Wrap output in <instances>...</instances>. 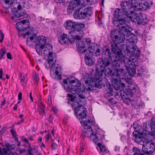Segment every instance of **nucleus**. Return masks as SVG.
Returning a JSON list of instances; mask_svg holds the SVG:
<instances>
[{
  "label": "nucleus",
  "instance_id": "nucleus-1",
  "mask_svg": "<svg viewBox=\"0 0 155 155\" xmlns=\"http://www.w3.org/2000/svg\"><path fill=\"white\" fill-rule=\"evenodd\" d=\"M103 54L106 56V57H105L104 59H99L97 61V64L96 66V68L95 69L96 73L94 77L91 79L89 75L88 74L85 75L84 78V81L86 84H89L90 87L91 86V81L92 82H94V86L95 87L98 88H100L101 86V82L102 81V71H104V69L105 68V63H102L106 60H107L109 58H110L111 60V62L112 61V59L110 57V49L107 48L105 50H104L103 52Z\"/></svg>",
  "mask_w": 155,
  "mask_h": 155
},
{
  "label": "nucleus",
  "instance_id": "nucleus-2",
  "mask_svg": "<svg viewBox=\"0 0 155 155\" xmlns=\"http://www.w3.org/2000/svg\"><path fill=\"white\" fill-rule=\"evenodd\" d=\"M113 23L115 26L118 27L119 30L118 35H116L113 38L114 43L119 44L123 42L126 37L130 35V31L132 29L130 26L127 25L125 23L124 21L122 20H114Z\"/></svg>",
  "mask_w": 155,
  "mask_h": 155
},
{
  "label": "nucleus",
  "instance_id": "nucleus-3",
  "mask_svg": "<svg viewBox=\"0 0 155 155\" xmlns=\"http://www.w3.org/2000/svg\"><path fill=\"white\" fill-rule=\"evenodd\" d=\"M62 85L66 91L71 92L73 94H77L80 98H84V97L81 94V92L85 90V87L81 85L80 82L78 80H71L67 78L63 80Z\"/></svg>",
  "mask_w": 155,
  "mask_h": 155
},
{
  "label": "nucleus",
  "instance_id": "nucleus-4",
  "mask_svg": "<svg viewBox=\"0 0 155 155\" xmlns=\"http://www.w3.org/2000/svg\"><path fill=\"white\" fill-rule=\"evenodd\" d=\"M81 8V6L80 2L78 0H75L71 1L67 8V12L69 14H71L73 11H75L74 15V17L77 19H84L90 15L91 13V8H85L82 11L79 12Z\"/></svg>",
  "mask_w": 155,
  "mask_h": 155
},
{
  "label": "nucleus",
  "instance_id": "nucleus-5",
  "mask_svg": "<svg viewBox=\"0 0 155 155\" xmlns=\"http://www.w3.org/2000/svg\"><path fill=\"white\" fill-rule=\"evenodd\" d=\"M105 62H102V63H105V68L104 71H102V74L104 73L106 76H111V77H114L112 78V80L114 81L117 82L119 80V79H123V76L124 75V70L122 69H113L112 68H109L110 67V64L111 62V60L110 58Z\"/></svg>",
  "mask_w": 155,
  "mask_h": 155
},
{
  "label": "nucleus",
  "instance_id": "nucleus-6",
  "mask_svg": "<svg viewBox=\"0 0 155 155\" xmlns=\"http://www.w3.org/2000/svg\"><path fill=\"white\" fill-rule=\"evenodd\" d=\"M43 48L44 54L48 57L47 63L45 64V67L47 69L51 68L53 66L56 60V55L52 52V46L51 44H47Z\"/></svg>",
  "mask_w": 155,
  "mask_h": 155
},
{
  "label": "nucleus",
  "instance_id": "nucleus-7",
  "mask_svg": "<svg viewBox=\"0 0 155 155\" xmlns=\"http://www.w3.org/2000/svg\"><path fill=\"white\" fill-rule=\"evenodd\" d=\"M92 122V121L89 119H88L87 121L83 120L81 121V123L84 128L87 129L85 132H83L82 136L84 139L86 137H87L90 140L93 138L92 139L93 141L96 143L98 142V138L96 134L94 133L93 130L91 129L90 126L88 125V124H91Z\"/></svg>",
  "mask_w": 155,
  "mask_h": 155
},
{
  "label": "nucleus",
  "instance_id": "nucleus-8",
  "mask_svg": "<svg viewBox=\"0 0 155 155\" xmlns=\"http://www.w3.org/2000/svg\"><path fill=\"white\" fill-rule=\"evenodd\" d=\"M133 127L135 129V131L133 132V136L135 137V140L139 141L142 140L143 138L150 136V131H143L142 133H140V130L138 131L139 128L140 127V125H138L137 123H135L133 124Z\"/></svg>",
  "mask_w": 155,
  "mask_h": 155
},
{
  "label": "nucleus",
  "instance_id": "nucleus-9",
  "mask_svg": "<svg viewBox=\"0 0 155 155\" xmlns=\"http://www.w3.org/2000/svg\"><path fill=\"white\" fill-rule=\"evenodd\" d=\"M126 47H127V46H125L124 44L118 46L117 44L114 42H112L111 44L112 51L116 54L115 57L119 59L125 56L123 54V51L125 50V48Z\"/></svg>",
  "mask_w": 155,
  "mask_h": 155
},
{
  "label": "nucleus",
  "instance_id": "nucleus-10",
  "mask_svg": "<svg viewBox=\"0 0 155 155\" xmlns=\"http://www.w3.org/2000/svg\"><path fill=\"white\" fill-rule=\"evenodd\" d=\"M35 43L36 51L38 54H41L42 49L47 44L46 38L43 36L38 37L36 38Z\"/></svg>",
  "mask_w": 155,
  "mask_h": 155
},
{
  "label": "nucleus",
  "instance_id": "nucleus-11",
  "mask_svg": "<svg viewBox=\"0 0 155 155\" xmlns=\"http://www.w3.org/2000/svg\"><path fill=\"white\" fill-rule=\"evenodd\" d=\"M128 45L125 47V50L123 51V54L125 56L127 55L129 52L134 56L139 57L140 54V51L137 46L134 45H130L129 46Z\"/></svg>",
  "mask_w": 155,
  "mask_h": 155
},
{
  "label": "nucleus",
  "instance_id": "nucleus-12",
  "mask_svg": "<svg viewBox=\"0 0 155 155\" xmlns=\"http://www.w3.org/2000/svg\"><path fill=\"white\" fill-rule=\"evenodd\" d=\"M150 136V135L147 137L148 138L145 137L143 138L147 140L144 142L142 147L143 151L145 153L147 154L152 153L155 150V147L154 143L149 141Z\"/></svg>",
  "mask_w": 155,
  "mask_h": 155
},
{
  "label": "nucleus",
  "instance_id": "nucleus-13",
  "mask_svg": "<svg viewBox=\"0 0 155 155\" xmlns=\"http://www.w3.org/2000/svg\"><path fill=\"white\" fill-rule=\"evenodd\" d=\"M124 63L127 68L129 74L134 76L136 74V66L134 63L128 58L124 59Z\"/></svg>",
  "mask_w": 155,
  "mask_h": 155
},
{
  "label": "nucleus",
  "instance_id": "nucleus-14",
  "mask_svg": "<svg viewBox=\"0 0 155 155\" xmlns=\"http://www.w3.org/2000/svg\"><path fill=\"white\" fill-rule=\"evenodd\" d=\"M121 85L122 89L126 95L132 96L134 94H140L139 88L137 86L133 87L131 86H128L127 87L124 89L125 84L122 83L121 84Z\"/></svg>",
  "mask_w": 155,
  "mask_h": 155
},
{
  "label": "nucleus",
  "instance_id": "nucleus-15",
  "mask_svg": "<svg viewBox=\"0 0 155 155\" xmlns=\"http://www.w3.org/2000/svg\"><path fill=\"white\" fill-rule=\"evenodd\" d=\"M83 31L80 29L74 28L71 30L69 32V37H71L70 39L73 40H81L82 38Z\"/></svg>",
  "mask_w": 155,
  "mask_h": 155
},
{
  "label": "nucleus",
  "instance_id": "nucleus-16",
  "mask_svg": "<svg viewBox=\"0 0 155 155\" xmlns=\"http://www.w3.org/2000/svg\"><path fill=\"white\" fill-rule=\"evenodd\" d=\"M129 18L134 22H137L138 24L143 23L144 22H146L147 20L146 16L144 15H142L140 16L138 14H136L133 12L130 15Z\"/></svg>",
  "mask_w": 155,
  "mask_h": 155
},
{
  "label": "nucleus",
  "instance_id": "nucleus-17",
  "mask_svg": "<svg viewBox=\"0 0 155 155\" xmlns=\"http://www.w3.org/2000/svg\"><path fill=\"white\" fill-rule=\"evenodd\" d=\"M120 5L123 10L125 12L124 14H126V15L128 16L133 12V10L132 9V5L128 1L121 2Z\"/></svg>",
  "mask_w": 155,
  "mask_h": 155
},
{
  "label": "nucleus",
  "instance_id": "nucleus-18",
  "mask_svg": "<svg viewBox=\"0 0 155 155\" xmlns=\"http://www.w3.org/2000/svg\"><path fill=\"white\" fill-rule=\"evenodd\" d=\"M79 105L77 107L75 108V113L77 114L78 113L79 115L80 116L81 118H85L87 116L86 109L84 106L79 104Z\"/></svg>",
  "mask_w": 155,
  "mask_h": 155
},
{
  "label": "nucleus",
  "instance_id": "nucleus-19",
  "mask_svg": "<svg viewBox=\"0 0 155 155\" xmlns=\"http://www.w3.org/2000/svg\"><path fill=\"white\" fill-rule=\"evenodd\" d=\"M125 12L122 9H120L119 8H117L114 12V16L117 18H115L113 21L115 19V20H122L124 21L125 23L126 24V21L125 19L123 18L118 19L119 18H121L122 16L124 17H124L126 16L127 18H129V17L126 15V14H124Z\"/></svg>",
  "mask_w": 155,
  "mask_h": 155
},
{
  "label": "nucleus",
  "instance_id": "nucleus-20",
  "mask_svg": "<svg viewBox=\"0 0 155 155\" xmlns=\"http://www.w3.org/2000/svg\"><path fill=\"white\" fill-rule=\"evenodd\" d=\"M58 41L61 44H71L73 40H71L70 38H68L66 34H63L59 38Z\"/></svg>",
  "mask_w": 155,
  "mask_h": 155
},
{
  "label": "nucleus",
  "instance_id": "nucleus-21",
  "mask_svg": "<svg viewBox=\"0 0 155 155\" xmlns=\"http://www.w3.org/2000/svg\"><path fill=\"white\" fill-rule=\"evenodd\" d=\"M65 28L68 30L78 28L79 25L77 23L71 20L67 21L64 24Z\"/></svg>",
  "mask_w": 155,
  "mask_h": 155
},
{
  "label": "nucleus",
  "instance_id": "nucleus-22",
  "mask_svg": "<svg viewBox=\"0 0 155 155\" xmlns=\"http://www.w3.org/2000/svg\"><path fill=\"white\" fill-rule=\"evenodd\" d=\"M125 58L124 56L122 57L121 58H118L117 57H115V59L114 60L111 64V62L110 64V67L109 68H113L114 67V69L119 68L121 62H123L124 63V59Z\"/></svg>",
  "mask_w": 155,
  "mask_h": 155
},
{
  "label": "nucleus",
  "instance_id": "nucleus-23",
  "mask_svg": "<svg viewBox=\"0 0 155 155\" xmlns=\"http://www.w3.org/2000/svg\"><path fill=\"white\" fill-rule=\"evenodd\" d=\"M27 20H24L22 21H19L16 24L17 29L19 31H24L27 29L28 27H26L25 25Z\"/></svg>",
  "mask_w": 155,
  "mask_h": 155
},
{
  "label": "nucleus",
  "instance_id": "nucleus-24",
  "mask_svg": "<svg viewBox=\"0 0 155 155\" xmlns=\"http://www.w3.org/2000/svg\"><path fill=\"white\" fill-rule=\"evenodd\" d=\"M77 48L79 52L84 54L87 51L86 49L84 43L81 41H79L77 44Z\"/></svg>",
  "mask_w": 155,
  "mask_h": 155
},
{
  "label": "nucleus",
  "instance_id": "nucleus-25",
  "mask_svg": "<svg viewBox=\"0 0 155 155\" xmlns=\"http://www.w3.org/2000/svg\"><path fill=\"white\" fill-rule=\"evenodd\" d=\"M27 35L28 36L27 37V42L28 41V38H29L31 41L33 40L34 38L36 37V35L35 33L30 34L29 32H27L25 34H21L20 32L18 33V35L19 37H21L23 36L24 38H25L26 35Z\"/></svg>",
  "mask_w": 155,
  "mask_h": 155
},
{
  "label": "nucleus",
  "instance_id": "nucleus-26",
  "mask_svg": "<svg viewBox=\"0 0 155 155\" xmlns=\"http://www.w3.org/2000/svg\"><path fill=\"white\" fill-rule=\"evenodd\" d=\"M97 46H96V47L95 46L93 47V48H92V47L89 46L88 48L89 49L88 51L90 53H92L93 55L94 54L97 56L99 55V53L100 50L99 49H98L97 48Z\"/></svg>",
  "mask_w": 155,
  "mask_h": 155
},
{
  "label": "nucleus",
  "instance_id": "nucleus-27",
  "mask_svg": "<svg viewBox=\"0 0 155 155\" xmlns=\"http://www.w3.org/2000/svg\"><path fill=\"white\" fill-rule=\"evenodd\" d=\"M84 58L85 63L87 65L91 66L94 63V59L91 57H89L87 54H85Z\"/></svg>",
  "mask_w": 155,
  "mask_h": 155
},
{
  "label": "nucleus",
  "instance_id": "nucleus-28",
  "mask_svg": "<svg viewBox=\"0 0 155 155\" xmlns=\"http://www.w3.org/2000/svg\"><path fill=\"white\" fill-rule=\"evenodd\" d=\"M55 67L56 68L55 71V74L60 78L61 75V66L58 64H55Z\"/></svg>",
  "mask_w": 155,
  "mask_h": 155
},
{
  "label": "nucleus",
  "instance_id": "nucleus-29",
  "mask_svg": "<svg viewBox=\"0 0 155 155\" xmlns=\"http://www.w3.org/2000/svg\"><path fill=\"white\" fill-rule=\"evenodd\" d=\"M133 35H131L130 33V35H129V36L126 37L127 39L129 42L131 43V45H133V43H135L137 42V40L136 39L131 37V36H133Z\"/></svg>",
  "mask_w": 155,
  "mask_h": 155
},
{
  "label": "nucleus",
  "instance_id": "nucleus-30",
  "mask_svg": "<svg viewBox=\"0 0 155 155\" xmlns=\"http://www.w3.org/2000/svg\"><path fill=\"white\" fill-rule=\"evenodd\" d=\"M151 130L155 133V118L153 117L151 119L150 125Z\"/></svg>",
  "mask_w": 155,
  "mask_h": 155
},
{
  "label": "nucleus",
  "instance_id": "nucleus-31",
  "mask_svg": "<svg viewBox=\"0 0 155 155\" xmlns=\"http://www.w3.org/2000/svg\"><path fill=\"white\" fill-rule=\"evenodd\" d=\"M128 2H129L130 4L132 5V9L133 10V12H134L135 7L137 5V3L138 2V0H128Z\"/></svg>",
  "mask_w": 155,
  "mask_h": 155
},
{
  "label": "nucleus",
  "instance_id": "nucleus-32",
  "mask_svg": "<svg viewBox=\"0 0 155 155\" xmlns=\"http://www.w3.org/2000/svg\"><path fill=\"white\" fill-rule=\"evenodd\" d=\"M39 111L40 113H44L45 106L41 102L38 104Z\"/></svg>",
  "mask_w": 155,
  "mask_h": 155
},
{
  "label": "nucleus",
  "instance_id": "nucleus-33",
  "mask_svg": "<svg viewBox=\"0 0 155 155\" xmlns=\"http://www.w3.org/2000/svg\"><path fill=\"white\" fill-rule=\"evenodd\" d=\"M68 97H71V101H72L74 102V104L75 105H78L81 102V100H79V101H74L75 100V97L73 98L72 97L73 96L72 94H68Z\"/></svg>",
  "mask_w": 155,
  "mask_h": 155
},
{
  "label": "nucleus",
  "instance_id": "nucleus-34",
  "mask_svg": "<svg viewBox=\"0 0 155 155\" xmlns=\"http://www.w3.org/2000/svg\"><path fill=\"white\" fill-rule=\"evenodd\" d=\"M7 153V150L6 149L4 148L2 150L0 147V155H6Z\"/></svg>",
  "mask_w": 155,
  "mask_h": 155
},
{
  "label": "nucleus",
  "instance_id": "nucleus-35",
  "mask_svg": "<svg viewBox=\"0 0 155 155\" xmlns=\"http://www.w3.org/2000/svg\"><path fill=\"white\" fill-rule=\"evenodd\" d=\"M33 78L34 81L37 84L39 80V78H38V74H37L36 72L35 73V74L33 76Z\"/></svg>",
  "mask_w": 155,
  "mask_h": 155
},
{
  "label": "nucleus",
  "instance_id": "nucleus-36",
  "mask_svg": "<svg viewBox=\"0 0 155 155\" xmlns=\"http://www.w3.org/2000/svg\"><path fill=\"white\" fill-rule=\"evenodd\" d=\"M97 145L100 147V149L102 152H104L106 151L105 147L104 146L101 145V144L100 143H97Z\"/></svg>",
  "mask_w": 155,
  "mask_h": 155
},
{
  "label": "nucleus",
  "instance_id": "nucleus-37",
  "mask_svg": "<svg viewBox=\"0 0 155 155\" xmlns=\"http://www.w3.org/2000/svg\"><path fill=\"white\" fill-rule=\"evenodd\" d=\"M5 4L7 5H8V6H5L4 5H3V7L5 9H7L8 8H9L10 7V5L9 4V3L10 2V0H4Z\"/></svg>",
  "mask_w": 155,
  "mask_h": 155
},
{
  "label": "nucleus",
  "instance_id": "nucleus-38",
  "mask_svg": "<svg viewBox=\"0 0 155 155\" xmlns=\"http://www.w3.org/2000/svg\"><path fill=\"white\" fill-rule=\"evenodd\" d=\"M112 81L113 83H114V84H113V85L115 89H116V90H118L120 89V87L117 84V82H116L114 81H113L112 80Z\"/></svg>",
  "mask_w": 155,
  "mask_h": 155
},
{
  "label": "nucleus",
  "instance_id": "nucleus-39",
  "mask_svg": "<svg viewBox=\"0 0 155 155\" xmlns=\"http://www.w3.org/2000/svg\"><path fill=\"white\" fill-rule=\"evenodd\" d=\"M6 53L5 49L4 48H2L0 52V54L1 55V59H2L3 58V56L5 55Z\"/></svg>",
  "mask_w": 155,
  "mask_h": 155
},
{
  "label": "nucleus",
  "instance_id": "nucleus-40",
  "mask_svg": "<svg viewBox=\"0 0 155 155\" xmlns=\"http://www.w3.org/2000/svg\"><path fill=\"white\" fill-rule=\"evenodd\" d=\"M143 5L144 7V9H146V8H149L150 5L148 1H144L143 3Z\"/></svg>",
  "mask_w": 155,
  "mask_h": 155
},
{
  "label": "nucleus",
  "instance_id": "nucleus-41",
  "mask_svg": "<svg viewBox=\"0 0 155 155\" xmlns=\"http://www.w3.org/2000/svg\"><path fill=\"white\" fill-rule=\"evenodd\" d=\"M137 8L138 9H144V7L142 3H137V5L135 7V8Z\"/></svg>",
  "mask_w": 155,
  "mask_h": 155
},
{
  "label": "nucleus",
  "instance_id": "nucleus-42",
  "mask_svg": "<svg viewBox=\"0 0 155 155\" xmlns=\"http://www.w3.org/2000/svg\"><path fill=\"white\" fill-rule=\"evenodd\" d=\"M117 32V31L115 30H114L111 31L110 33V36L111 39L113 40V38H114V37L115 36L116 33Z\"/></svg>",
  "mask_w": 155,
  "mask_h": 155
},
{
  "label": "nucleus",
  "instance_id": "nucleus-43",
  "mask_svg": "<svg viewBox=\"0 0 155 155\" xmlns=\"http://www.w3.org/2000/svg\"><path fill=\"white\" fill-rule=\"evenodd\" d=\"M126 81L128 83L130 84L128 86H133L132 85V80L130 78H127V79H126Z\"/></svg>",
  "mask_w": 155,
  "mask_h": 155
},
{
  "label": "nucleus",
  "instance_id": "nucleus-44",
  "mask_svg": "<svg viewBox=\"0 0 155 155\" xmlns=\"http://www.w3.org/2000/svg\"><path fill=\"white\" fill-rule=\"evenodd\" d=\"M0 35H1L0 42H2L4 39V35L1 30H0Z\"/></svg>",
  "mask_w": 155,
  "mask_h": 155
},
{
  "label": "nucleus",
  "instance_id": "nucleus-45",
  "mask_svg": "<svg viewBox=\"0 0 155 155\" xmlns=\"http://www.w3.org/2000/svg\"><path fill=\"white\" fill-rule=\"evenodd\" d=\"M21 77V82L22 83H25V77L24 76H22L21 74H20Z\"/></svg>",
  "mask_w": 155,
  "mask_h": 155
},
{
  "label": "nucleus",
  "instance_id": "nucleus-46",
  "mask_svg": "<svg viewBox=\"0 0 155 155\" xmlns=\"http://www.w3.org/2000/svg\"><path fill=\"white\" fill-rule=\"evenodd\" d=\"M124 101L126 104H128L130 102V100L128 98H126L124 99Z\"/></svg>",
  "mask_w": 155,
  "mask_h": 155
},
{
  "label": "nucleus",
  "instance_id": "nucleus-47",
  "mask_svg": "<svg viewBox=\"0 0 155 155\" xmlns=\"http://www.w3.org/2000/svg\"><path fill=\"white\" fill-rule=\"evenodd\" d=\"M132 104L134 106H138L139 105V104L138 103V102L137 101H132Z\"/></svg>",
  "mask_w": 155,
  "mask_h": 155
},
{
  "label": "nucleus",
  "instance_id": "nucleus-48",
  "mask_svg": "<svg viewBox=\"0 0 155 155\" xmlns=\"http://www.w3.org/2000/svg\"><path fill=\"white\" fill-rule=\"evenodd\" d=\"M57 145L56 143H53L51 144V147L53 149H55L57 147Z\"/></svg>",
  "mask_w": 155,
  "mask_h": 155
},
{
  "label": "nucleus",
  "instance_id": "nucleus-49",
  "mask_svg": "<svg viewBox=\"0 0 155 155\" xmlns=\"http://www.w3.org/2000/svg\"><path fill=\"white\" fill-rule=\"evenodd\" d=\"M7 56L8 59H12V55L10 53H7Z\"/></svg>",
  "mask_w": 155,
  "mask_h": 155
},
{
  "label": "nucleus",
  "instance_id": "nucleus-50",
  "mask_svg": "<svg viewBox=\"0 0 155 155\" xmlns=\"http://www.w3.org/2000/svg\"><path fill=\"white\" fill-rule=\"evenodd\" d=\"M18 99L20 100H21L22 99V93L21 92H20L18 94Z\"/></svg>",
  "mask_w": 155,
  "mask_h": 155
},
{
  "label": "nucleus",
  "instance_id": "nucleus-51",
  "mask_svg": "<svg viewBox=\"0 0 155 155\" xmlns=\"http://www.w3.org/2000/svg\"><path fill=\"white\" fill-rule=\"evenodd\" d=\"M11 132L12 133V134L13 136L14 137H15L16 136V135L15 132L14 130H11Z\"/></svg>",
  "mask_w": 155,
  "mask_h": 155
},
{
  "label": "nucleus",
  "instance_id": "nucleus-52",
  "mask_svg": "<svg viewBox=\"0 0 155 155\" xmlns=\"http://www.w3.org/2000/svg\"><path fill=\"white\" fill-rule=\"evenodd\" d=\"M24 122V120L23 119H21L20 121H18L17 123H15V124L17 125H18L21 124V123L23 122Z\"/></svg>",
  "mask_w": 155,
  "mask_h": 155
},
{
  "label": "nucleus",
  "instance_id": "nucleus-53",
  "mask_svg": "<svg viewBox=\"0 0 155 155\" xmlns=\"http://www.w3.org/2000/svg\"><path fill=\"white\" fill-rule=\"evenodd\" d=\"M50 137V134L49 133V134H48L47 136L45 137V139L46 140L48 141Z\"/></svg>",
  "mask_w": 155,
  "mask_h": 155
},
{
  "label": "nucleus",
  "instance_id": "nucleus-54",
  "mask_svg": "<svg viewBox=\"0 0 155 155\" xmlns=\"http://www.w3.org/2000/svg\"><path fill=\"white\" fill-rule=\"evenodd\" d=\"M86 41L87 42V44L88 45H90L91 43V41L90 39H87L86 40Z\"/></svg>",
  "mask_w": 155,
  "mask_h": 155
},
{
  "label": "nucleus",
  "instance_id": "nucleus-55",
  "mask_svg": "<svg viewBox=\"0 0 155 155\" xmlns=\"http://www.w3.org/2000/svg\"><path fill=\"white\" fill-rule=\"evenodd\" d=\"M28 152L30 154V155H32L31 154V148H29V149L28 150Z\"/></svg>",
  "mask_w": 155,
  "mask_h": 155
},
{
  "label": "nucleus",
  "instance_id": "nucleus-56",
  "mask_svg": "<svg viewBox=\"0 0 155 155\" xmlns=\"http://www.w3.org/2000/svg\"><path fill=\"white\" fill-rule=\"evenodd\" d=\"M53 118L51 117V116H50L49 118L48 119V120L50 122L52 120Z\"/></svg>",
  "mask_w": 155,
  "mask_h": 155
},
{
  "label": "nucleus",
  "instance_id": "nucleus-57",
  "mask_svg": "<svg viewBox=\"0 0 155 155\" xmlns=\"http://www.w3.org/2000/svg\"><path fill=\"white\" fill-rule=\"evenodd\" d=\"M29 96H30V97L31 100V101H33V97L32 96L31 93H30Z\"/></svg>",
  "mask_w": 155,
  "mask_h": 155
},
{
  "label": "nucleus",
  "instance_id": "nucleus-58",
  "mask_svg": "<svg viewBox=\"0 0 155 155\" xmlns=\"http://www.w3.org/2000/svg\"><path fill=\"white\" fill-rule=\"evenodd\" d=\"M48 100L49 103H51V97L50 96H49L48 97Z\"/></svg>",
  "mask_w": 155,
  "mask_h": 155
},
{
  "label": "nucleus",
  "instance_id": "nucleus-59",
  "mask_svg": "<svg viewBox=\"0 0 155 155\" xmlns=\"http://www.w3.org/2000/svg\"><path fill=\"white\" fill-rule=\"evenodd\" d=\"M18 105L17 104H15L13 107V109L15 110H16L17 109Z\"/></svg>",
  "mask_w": 155,
  "mask_h": 155
},
{
  "label": "nucleus",
  "instance_id": "nucleus-60",
  "mask_svg": "<svg viewBox=\"0 0 155 155\" xmlns=\"http://www.w3.org/2000/svg\"><path fill=\"white\" fill-rule=\"evenodd\" d=\"M5 100L4 99V100L2 102L1 105H4L5 104Z\"/></svg>",
  "mask_w": 155,
  "mask_h": 155
},
{
  "label": "nucleus",
  "instance_id": "nucleus-61",
  "mask_svg": "<svg viewBox=\"0 0 155 155\" xmlns=\"http://www.w3.org/2000/svg\"><path fill=\"white\" fill-rule=\"evenodd\" d=\"M92 86H91V87H88L87 89V90H88V91H91V88H92Z\"/></svg>",
  "mask_w": 155,
  "mask_h": 155
},
{
  "label": "nucleus",
  "instance_id": "nucleus-62",
  "mask_svg": "<svg viewBox=\"0 0 155 155\" xmlns=\"http://www.w3.org/2000/svg\"><path fill=\"white\" fill-rule=\"evenodd\" d=\"M3 71L2 69H0V75L3 74Z\"/></svg>",
  "mask_w": 155,
  "mask_h": 155
},
{
  "label": "nucleus",
  "instance_id": "nucleus-63",
  "mask_svg": "<svg viewBox=\"0 0 155 155\" xmlns=\"http://www.w3.org/2000/svg\"><path fill=\"white\" fill-rule=\"evenodd\" d=\"M21 5H19L18 6V9L19 10H20L21 9Z\"/></svg>",
  "mask_w": 155,
  "mask_h": 155
},
{
  "label": "nucleus",
  "instance_id": "nucleus-64",
  "mask_svg": "<svg viewBox=\"0 0 155 155\" xmlns=\"http://www.w3.org/2000/svg\"><path fill=\"white\" fill-rule=\"evenodd\" d=\"M9 155H18L17 153H12L9 154Z\"/></svg>",
  "mask_w": 155,
  "mask_h": 155
}]
</instances>
